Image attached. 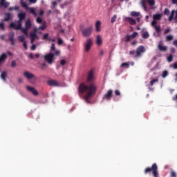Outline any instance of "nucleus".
Segmentation results:
<instances>
[{
    "label": "nucleus",
    "mask_w": 177,
    "mask_h": 177,
    "mask_svg": "<svg viewBox=\"0 0 177 177\" xmlns=\"http://www.w3.org/2000/svg\"><path fill=\"white\" fill-rule=\"evenodd\" d=\"M37 23H39V24H41L42 23V18L38 17L37 18Z\"/></svg>",
    "instance_id": "3c124183"
},
{
    "label": "nucleus",
    "mask_w": 177,
    "mask_h": 177,
    "mask_svg": "<svg viewBox=\"0 0 177 177\" xmlns=\"http://www.w3.org/2000/svg\"><path fill=\"white\" fill-rule=\"evenodd\" d=\"M150 37V35H149V32H144L142 34V37L144 39H147V38H149Z\"/></svg>",
    "instance_id": "c756f323"
},
{
    "label": "nucleus",
    "mask_w": 177,
    "mask_h": 177,
    "mask_svg": "<svg viewBox=\"0 0 177 177\" xmlns=\"http://www.w3.org/2000/svg\"><path fill=\"white\" fill-rule=\"evenodd\" d=\"M25 28L30 30L31 28V21L30 19L27 20L25 23Z\"/></svg>",
    "instance_id": "393cba45"
},
{
    "label": "nucleus",
    "mask_w": 177,
    "mask_h": 177,
    "mask_svg": "<svg viewBox=\"0 0 177 177\" xmlns=\"http://www.w3.org/2000/svg\"><path fill=\"white\" fill-rule=\"evenodd\" d=\"M173 45L174 46H176V48H177V39H175L174 41H173Z\"/></svg>",
    "instance_id": "680f3d73"
},
{
    "label": "nucleus",
    "mask_w": 177,
    "mask_h": 177,
    "mask_svg": "<svg viewBox=\"0 0 177 177\" xmlns=\"http://www.w3.org/2000/svg\"><path fill=\"white\" fill-rule=\"evenodd\" d=\"M129 55H131V56H133V57H135V55H136V51L131 50L129 51Z\"/></svg>",
    "instance_id": "de8ad7c7"
},
{
    "label": "nucleus",
    "mask_w": 177,
    "mask_h": 177,
    "mask_svg": "<svg viewBox=\"0 0 177 177\" xmlns=\"http://www.w3.org/2000/svg\"><path fill=\"white\" fill-rule=\"evenodd\" d=\"M158 49L160 52H167L168 50V46L162 45L161 43H159L158 45Z\"/></svg>",
    "instance_id": "ddd939ff"
},
{
    "label": "nucleus",
    "mask_w": 177,
    "mask_h": 177,
    "mask_svg": "<svg viewBox=\"0 0 177 177\" xmlns=\"http://www.w3.org/2000/svg\"><path fill=\"white\" fill-rule=\"evenodd\" d=\"M131 16H132V17H139V16H140V12H138L136 11H132L131 12Z\"/></svg>",
    "instance_id": "cd10ccee"
},
{
    "label": "nucleus",
    "mask_w": 177,
    "mask_h": 177,
    "mask_svg": "<svg viewBox=\"0 0 177 177\" xmlns=\"http://www.w3.org/2000/svg\"><path fill=\"white\" fill-rule=\"evenodd\" d=\"M22 32L25 35H28V29H26V28L22 29Z\"/></svg>",
    "instance_id": "37998d69"
},
{
    "label": "nucleus",
    "mask_w": 177,
    "mask_h": 177,
    "mask_svg": "<svg viewBox=\"0 0 177 177\" xmlns=\"http://www.w3.org/2000/svg\"><path fill=\"white\" fill-rule=\"evenodd\" d=\"M173 5H177V0H171Z\"/></svg>",
    "instance_id": "774afa93"
},
{
    "label": "nucleus",
    "mask_w": 177,
    "mask_h": 177,
    "mask_svg": "<svg viewBox=\"0 0 177 177\" xmlns=\"http://www.w3.org/2000/svg\"><path fill=\"white\" fill-rule=\"evenodd\" d=\"M24 76L26 77V78H27V80H31L32 78H35V75H34V74H32L28 71L24 72Z\"/></svg>",
    "instance_id": "4468645a"
},
{
    "label": "nucleus",
    "mask_w": 177,
    "mask_h": 177,
    "mask_svg": "<svg viewBox=\"0 0 177 177\" xmlns=\"http://www.w3.org/2000/svg\"><path fill=\"white\" fill-rule=\"evenodd\" d=\"M158 167L157 164L153 163L151 166V167H147L145 170V174H150V172H152L154 177L158 176V171H157Z\"/></svg>",
    "instance_id": "7ed1b4c3"
},
{
    "label": "nucleus",
    "mask_w": 177,
    "mask_h": 177,
    "mask_svg": "<svg viewBox=\"0 0 177 177\" xmlns=\"http://www.w3.org/2000/svg\"><path fill=\"white\" fill-rule=\"evenodd\" d=\"M12 39H15V32H10L8 34V41H12Z\"/></svg>",
    "instance_id": "c85d7f7f"
},
{
    "label": "nucleus",
    "mask_w": 177,
    "mask_h": 177,
    "mask_svg": "<svg viewBox=\"0 0 177 177\" xmlns=\"http://www.w3.org/2000/svg\"><path fill=\"white\" fill-rule=\"evenodd\" d=\"M23 20H20V19L17 21L18 25L16 26L15 23L12 22L10 24V27L11 28H13L14 30H21V22Z\"/></svg>",
    "instance_id": "0eeeda50"
},
{
    "label": "nucleus",
    "mask_w": 177,
    "mask_h": 177,
    "mask_svg": "<svg viewBox=\"0 0 177 177\" xmlns=\"http://www.w3.org/2000/svg\"><path fill=\"white\" fill-rule=\"evenodd\" d=\"M37 31L38 29H35L33 32H30V38H32L33 39H39V37H38V35H37Z\"/></svg>",
    "instance_id": "2eb2a0df"
},
{
    "label": "nucleus",
    "mask_w": 177,
    "mask_h": 177,
    "mask_svg": "<svg viewBox=\"0 0 177 177\" xmlns=\"http://www.w3.org/2000/svg\"><path fill=\"white\" fill-rule=\"evenodd\" d=\"M26 89L28 92H31V93H32V95H34L35 96H38V95H39V93H38V91L35 90V88L34 87L27 86Z\"/></svg>",
    "instance_id": "9d476101"
},
{
    "label": "nucleus",
    "mask_w": 177,
    "mask_h": 177,
    "mask_svg": "<svg viewBox=\"0 0 177 177\" xmlns=\"http://www.w3.org/2000/svg\"><path fill=\"white\" fill-rule=\"evenodd\" d=\"M50 52H56V46L55 44H51Z\"/></svg>",
    "instance_id": "4c0bfd02"
},
{
    "label": "nucleus",
    "mask_w": 177,
    "mask_h": 177,
    "mask_svg": "<svg viewBox=\"0 0 177 177\" xmlns=\"http://www.w3.org/2000/svg\"><path fill=\"white\" fill-rule=\"evenodd\" d=\"M48 41H50L51 42H56V39L55 38H48Z\"/></svg>",
    "instance_id": "052dcab7"
},
{
    "label": "nucleus",
    "mask_w": 177,
    "mask_h": 177,
    "mask_svg": "<svg viewBox=\"0 0 177 177\" xmlns=\"http://www.w3.org/2000/svg\"><path fill=\"white\" fill-rule=\"evenodd\" d=\"M121 67H127V68H128V67H129V64L128 62L122 63Z\"/></svg>",
    "instance_id": "a18cd8bd"
},
{
    "label": "nucleus",
    "mask_w": 177,
    "mask_h": 177,
    "mask_svg": "<svg viewBox=\"0 0 177 177\" xmlns=\"http://www.w3.org/2000/svg\"><path fill=\"white\" fill-rule=\"evenodd\" d=\"M6 77H8V72L3 71L1 74V78L3 80V81H6Z\"/></svg>",
    "instance_id": "aec40b11"
},
{
    "label": "nucleus",
    "mask_w": 177,
    "mask_h": 177,
    "mask_svg": "<svg viewBox=\"0 0 177 177\" xmlns=\"http://www.w3.org/2000/svg\"><path fill=\"white\" fill-rule=\"evenodd\" d=\"M170 32H171V29L167 28V29H166V30H165L164 34H165H165H168V33H169Z\"/></svg>",
    "instance_id": "4d7b16f0"
},
{
    "label": "nucleus",
    "mask_w": 177,
    "mask_h": 177,
    "mask_svg": "<svg viewBox=\"0 0 177 177\" xmlns=\"http://www.w3.org/2000/svg\"><path fill=\"white\" fill-rule=\"evenodd\" d=\"M164 15H166L167 16H169V9L165 8L164 10Z\"/></svg>",
    "instance_id": "49530a36"
},
{
    "label": "nucleus",
    "mask_w": 177,
    "mask_h": 177,
    "mask_svg": "<svg viewBox=\"0 0 177 177\" xmlns=\"http://www.w3.org/2000/svg\"><path fill=\"white\" fill-rule=\"evenodd\" d=\"M93 31V26H91L88 28H84L82 30V35L85 37V38H88V37H91L92 35V32Z\"/></svg>",
    "instance_id": "20e7f679"
},
{
    "label": "nucleus",
    "mask_w": 177,
    "mask_h": 177,
    "mask_svg": "<svg viewBox=\"0 0 177 177\" xmlns=\"http://www.w3.org/2000/svg\"><path fill=\"white\" fill-rule=\"evenodd\" d=\"M18 17L20 20H26V12H20L18 14Z\"/></svg>",
    "instance_id": "b1692460"
},
{
    "label": "nucleus",
    "mask_w": 177,
    "mask_h": 177,
    "mask_svg": "<svg viewBox=\"0 0 177 177\" xmlns=\"http://www.w3.org/2000/svg\"><path fill=\"white\" fill-rule=\"evenodd\" d=\"M18 39L20 42H24V39H26V37L24 35H20L18 37Z\"/></svg>",
    "instance_id": "c9c22d12"
},
{
    "label": "nucleus",
    "mask_w": 177,
    "mask_h": 177,
    "mask_svg": "<svg viewBox=\"0 0 177 177\" xmlns=\"http://www.w3.org/2000/svg\"><path fill=\"white\" fill-rule=\"evenodd\" d=\"M126 21H129V23L131 24V26H135L136 24V21L133 19V18L127 17L125 18Z\"/></svg>",
    "instance_id": "f3484780"
},
{
    "label": "nucleus",
    "mask_w": 177,
    "mask_h": 177,
    "mask_svg": "<svg viewBox=\"0 0 177 177\" xmlns=\"http://www.w3.org/2000/svg\"><path fill=\"white\" fill-rule=\"evenodd\" d=\"M93 40L92 39H88L84 44V51L89 52L91 50V48H92Z\"/></svg>",
    "instance_id": "39448f33"
},
{
    "label": "nucleus",
    "mask_w": 177,
    "mask_h": 177,
    "mask_svg": "<svg viewBox=\"0 0 177 177\" xmlns=\"http://www.w3.org/2000/svg\"><path fill=\"white\" fill-rule=\"evenodd\" d=\"M162 15L161 14H155L153 15V20H161Z\"/></svg>",
    "instance_id": "412c9836"
},
{
    "label": "nucleus",
    "mask_w": 177,
    "mask_h": 177,
    "mask_svg": "<svg viewBox=\"0 0 177 177\" xmlns=\"http://www.w3.org/2000/svg\"><path fill=\"white\" fill-rule=\"evenodd\" d=\"M48 84L50 86H60V83H59L56 80H49L48 82Z\"/></svg>",
    "instance_id": "dca6fc26"
},
{
    "label": "nucleus",
    "mask_w": 177,
    "mask_h": 177,
    "mask_svg": "<svg viewBox=\"0 0 177 177\" xmlns=\"http://www.w3.org/2000/svg\"><path fill=\"white\" fill-rule=\"evenodd\" d=\"M35 49H37V45L32 44V46H31V50H35Z\"/></svg>",
    "instance_id": "6e6d98bb"
},
{
    "label": "nucleus",
    "mask_w": 177,
    "mask_h": 177,
    "mask_svg": "<svg viewBox=\"0 0 177 177\" xmlns=\"http://www.w3.org/2000/svg\"><path fill=\"white\" fill-rule=\"evenodd\" d=\"M103 42V40L102 39V36L97 35L96 38V44L97 45H102V43Z\"/></svg>",
    "instance_id": "4be33fe9"
},
{
    "label": "nucleus",
    "mask_w": 177,
    "mask_h": 177,
    "mask_svg": "<svg viewBox=\"0 0 177 177\" xmlns=\"http://www.w3.org/2000/svg\"><path fill=\"white\" fill-rule=\"evenodd\" d=\"M173 68H174V70H177V62H175V63L173 64Z\"/></svg>",
    "instance_id": "e2e57ef3"
},
{
    "label": "nucleus",
    "mask_w": 177,
    "mask_h": 177,
    "mask_svg": "<svg viewBox=\"0 0 177 177\" xmlns=\"http://www.w3.org/2000/svg\"><path fill=\"white\" fill-rule=\"evenodd\" d=\"M172 39H174V36H172V35L166 37V42H169L170 41H172Z\"/></svg>",
    "instance_id": "7c9ffc66"
},
{
    "label": "nucleus",
    "mask_w": 177,
    "mask_h": 177,
    "mask_svg": "<svg viewBox=\"0 0 177 177\" xmlns=\"http://www.w3.org/2000/svg\"><path fill=\"white\" fill-rule=\"evenodd\" d=\"M11 45L13 46V45H15V39H12V40H9Z\"/></svg>",
    "instance_id": "338daca9"
},
{
    "label": "nucleus",
    "mask_w": 177,
    "mask_h": 177,
    "mask_svg": "<svg viewBox=\"0 0 177 177\" xmlns=\"http://www.w3.org/2000/svg\"><path fill=\"white\" fill-rule=\"evenodd\" d=\"M56 6H57V1H55L52 3L51 8L55 9V8H56Z\"/></svg>",
    "instance_id": "c03bdc74"
},
{
    "label": "nucleus",
    "mask_w": 177,
    "mask_h": 177,
    "mask_svg": "<svg viewBox=\"0 0 177 177\" xmlns=\"http://www.w3.org/2000/svg\"><path fill=\"white\" fill-rule=\"evenodd\" d=\"M138 37V32H134L131 35H126L125 42H129L132 38H136Z\"/></svg>",
    "instance_id": "9b49d317"
},
{
    "label": "nucleus",
    "mask_w": 177,
    "mask_h": 177,
    "mask_svg": "<svg viewBox=\"0 0 177 177\" xmlns=\"http://www.w3.org/2000/svg\"><path fill=\"white\" fill-rule=\"evenodd\" d=\"M6 59H8V55H6V53H3L0 56V66L2 64V63L5 62Z\"/></svg>",
    "instance_id": "a211bd4d"
},
{
    "label": "nucleus",
    "mask_w": 177,
    "mask_h": 177,
    "mask_svg": "<svg viewBox=\"0 0 177 177\" xmlns=\"http://www.w3.org/2000/svg\"><path fill=\"white\" fill-rule=\"evenodd\" d=\"M39 15V16H44V10H40Z\"/></svg>",
    "instance_id": "69168bd1"
},
{
    "label": "nucleus",
    "mask_w": 177,
    "mask_h": 177,
    "mask_svg": "<svg viewBox=\"0 0 177 177\" xmlns=\"http://www.w3.org/2000/svg\"><path fill=\"white\" fill-rule=\"evenodd\" d=\"M46 28V23L44 22L42 24V26H40L38 28H35V30H41V31H44V30H45Z\"/></svg>",
    "instance_id": "bb28decb"
},
{
    "label": "nucleus",
    "mask_w": 177,
    "mask_h": 177,
    "mask_svg": "<svg viewBox=\"0 0 177 177\" xmlns=\"http://www.w3.org/2000/svg\"><path fill=\"white\" fill-rule=\"evenodd\" d=\"M21 5L22 8H25V9H28V6L27 5L26 2L21 1Z\"/></svg>",
    "instance_id": "72a5a7b5"
},
{
    "label": "nucleus",
    "mask_w": 177,
    "mask_h": 177,
    "mask_svg": "<svg viewBox=\"0 0 177 177\" xmlns=\"http://www.w3.org/2000/svg\"><path fill=\"white\" fill-rule=\"evenodd\" d=\"M55 56H60V51L55 50V53H48L44 55V59L48 64H53L55 63Z\"/></svg>",
    "instance_id": "f03ea898"
},
{
    "label": "nucleus",
    "mask_w": 177,
    "mask_h": 177,
    "mask_svg": "<svg viewBox=\"0 0 177 177\" xmlns=\"http://www.w3.org/2000/svg\"><path fill=\"white\" fill-rule=\"evenodd\" d=\"M170 50H171V53H175V52H176V49H175V48H174V47L171 48Z\"/></svg>",
    "instance_id": "13d9d810"
},
{
    "label": "nucleus",
    "mask_w": 177,
    "mask_h": 177,
    "mask_svg": "<svg viewBox=\"0 0 177 177\" xmlns=\"http://www.w3.org/2000/svg\"><path fill=\"white\" fill-rule=\"evenodd\" d=\"M115 20H117V16L115 15L111 19V23H115Z\"/></svg>",
    "instance_id": "58836bf2"
},
{
    "label": "nucleus",
    "mask_w": 177,
    "mask_h": 177,
    "mask_svg": "<svg viewBox=\"0 0 177 177\" xmlns=\"http://www.w3.org/2000/svg\"><path fill=\"white\" fill-rule=\"evenodd\" d=\"M95 75L93 74V71L88 72L87 78H86V84L82 83L79 85V93L82 95L83 93H86L84 99L85 102L89 103V99L92 97L93 95L96 93V89L97 87L96 84H95Z\"/></svg>",
    "instance_id": "f257e3e1"
},
{
    "label": "nucleus",
    "mask_w": 177,
    "mask_h": 177,
    "mask_svg": "<svg viewBox=\"0 0 177 177\" xmlns=\"http://www.w3.org/2000/svg\"><path fill=\"white\" fill-rule=\"evenodd\" d=\"M171 176H172V177H176V173H175V171H171Z\"/></svg>",
    "instance_id": "bf43d9fd"
},
{
    "label": "nucleus",
    "mask_w": 177,
    "mask_h": 177,
    "mask_svg": "<svg viewBox=\"0 0 177 177\" xmlns=\"http://www.w3.org/2000/svg\"><path fill=\"white\" fill-rule=\"evenodd\" d=\"M115 96H121V92H120L119 90H115Z\"/></svg>",
    "instance_id": "09e8293b"
},
{
    "label": "nucleus",
    "mask_w": 177,
    "mask_h": 177,
    "mask_svg": "<svg viewBox=\"0 0 177 177\" xmlns=\"http://www.w3.org/2000/svg\"><path fill=\"white\" fill-rule=\"evenodd\" d=\"M57 44L58 45H63V39H62V38H58Z\"/></svg>",
    "instance_id": "603ef678"
},
{
    "label": "nucleus",
    "mask_w": 177,
    "mask_h": 177,
    "mask_svg": "<svg viewBox=\"0 0 177 177\" xmlns=\"http://www.w3.org/2000/svg\"><path fill=\"white\" fill-rule=\"evenodd\" d=\"M174 60V55L172 54H170L168 57H167V62L169 63H171V62H172Z\"/></svg>",
    "instance_id": "473e14b6"
},
{
    "label": "nucleus",
    "mask_w": 177,
    "mask_h": 177,
    "mask_svg": "<svg viewBox=\"0 0 177 177\" xmlns=\"http://www.w3.org/2000/svg\"><path fill=\"white\" fill-rule=\"evenodd\" d=\"M29 57H30V59H34V54H32V53H30L29 54Z\"/></svg>",
    "instance_id": "0e129e2a"
},
{
    "label": "nucleus",
    "mask_w": 177,
    "mask_h": 177,
    "mask_svg": "<svg viewBox=\"0 0 177 177\" xmlns=\"http://www.w3.org/2000/svg\"><path fill=\"white\" fill-rule=\"evenodd\" d=\"M151 26H152V27H153L155 28L156 32L158 34H160V32H161V26H157V21H156V20L152 21Z\"/></svg>",
    "instance_id": "1a4fd4ad"
},
{
    "label": "nucleus",
    "mask_w": 177,
    "mask_h": 177,
    "mask_svg": "<svg viewBox=\"0 0 177 177\" xmlns=\"http://www.w3.org/2000/svg\"><path fill=\"white\" fill-rule=\"evenodd\" d=\"M175 13H176V11H175V10H173L170 16L169 17V21H172L174 20V16H175Z\"/></svg>",
    "instance_id": "a878e982"
},
{
    "label": "nucleus",
    "mask_w": 177,
    "mask_h": 177,
    "mask_svg": "<svg viewBox=\"0 0 177 177\" xmlns=\"http://www.w3.org/2000/svg\"><path fill=\"white\" fill-rule=\"evenodd\" d=\"M16 66H17L16 62L15 60H12L11 62V67L15 68L16 67Z\"/></svg>",
    "instance_id": "8fccbe9b"
},
{
    "label": "nucleus",
    "mask_w": 177,
    "mask_h": 177,
    "mask_svg": "<svg viewBox=\"0 0 177 177\" xmlns=\"http://www.w3.org/2000/svg\"><path fill=\"white\" fill-rule=\"evenodd\" d=\"M23 46H24V48L26 49V50H27L28 49V47L27 46V42L24 41Z\"/></svg>",
    "instance_id": "5fc2aeb1"
},
{
    "label": "nucleus",
    "mask_w": 177,
    "mask_h": 177,
    "mask_svg": "<svg viewBox=\"0 0 177 177\" xmlns=\"http://www.w3.org/2000/svg\"><path fill=\"white\" fill-rule=\"evenodd\" d=\"M167 76H168L167 71H164L162 74V78H166Z\"/></svg>",
    "instance_id": "a19ab883"
},
{
    "label": "nucleus",
    "mask_w": 177,
    "mask_h": 177,
    "mask_svg": "<svg viewBox=\"0 0 177 177\" xmlns=\"http://www.w3.org/2000/svg\"><path fill=\"white\" fill-rule=\"evenodd\" d=\"M156 82H158V79H153V80H151L150 81L151 86H153V85H154V84H156Z\"/></svg>",
    "instance_id": "e433bc0d"
},
{
    "label": "nucleus",
    "mask_w": 177,
    "mask_h": 177,
    "mask_svg": "<svg viewBox=\"0 0 177 177\" xmlns=\"http://www.w3.org/2000/svg\"><path fill=\"white\" fill-rule=\"evenodd\" d=\"M145 52H146V48H145V46H138L136 49V55H135V57H140V56H142V53H145Z\"/></svg>",
    "instance_id": "423d86ee"
},
{
    "label": "nucleus",
    "mask_w": 177,
    "mask_h": 177,
    "mask_svg": "<svg viewBox=\"0 0 177 177\" xmlns=\"http://www.w3.org/2000/svg\"><path fill=\"white\" fill-rule=\"evenodd\" d=\"M100 26H102V22L100 21H97L95 23V31H97V32L101 31Z\"/></svg>",
    "instance_id": "6ab92c4d"
},
{
    "label": "nucleus",
    "mask_w": 177,
    "mask_h": 177,
    "mask_svg": "<svg viewBox=\"0 0 177 177\" xmlns=\"http://www.w3.org/2000/svg\"><path fill=\"white\" fill-rule=\"evenodd\" d=\"M12 19V14L10 13H6L5 17H4V21H9Z\"/></svg>",
    "instance_id": "5701e85b"
},
{
    "label": "nucleus",
    "mask_w": 177,
    "mask_h": 177,
    "mask_svg": "<svg viewBox=\"0 0 177 177\" xmlns=\"http://www.w3.org/2000/svg\"><path fill=\"white\" fill-rule=\"evenodd\" d=\"M147 2L151 6H154L156 5V1L155 0H147Z\"/></svg>",
    "instance_id": "f704fd0d"
},
{
    "label": "nucleus",
    "mask_w": 177,
    "mask_h": 177,
    "mask_svg": "<svg viewBox=\"0 0 177 177\" xmlns=\"http://www.w3.org/2000/svg\"><path fill=\"white\" fill-rule=\"evenodd\" d=\"M0 29L5 31V24L3 22L0 23Z\"/></svg>",
    "instance_id": "79ce46f5"
},
{
    "label": "nucleus",
    "mask_w": 177,
    "mask_h": 177,
    "mask_svg": "<svg viewBox=\"0 0 177 177\" xmlns=\"http://www.w3.org/2000/svg\"><path fill=\"white\" fill-rule=\"evenodd\" d=\"M29 12L30 13H32V15H33L35 17H37V12H35V9L33 8H29Z\"/></svg>",
    "instance_id": "2f4dec72"
},
{
    "label": "nucleus",
    "mask_w": 177,
    "mask_h": 177,
    "mask_svg": "<svg viewBox=\"0 0 177 177\" xmlns=\"http://www.w3.org/2000/svg\"><path fill=\"white\" fill-rule=\"evenodd\" d=\"M111 97H113V90L109 89L106 94L103 96L102 99L104 100H111Z\"/></svg>",
    "instance_id": "6e6552de"
},
{
    "label": "nucleus",
    "mask_w": 177,
    "mask_h": 177,
    "mask_svg": "<svg viewBox=\"0 0 177 177\" xmlns=\"http://www.w3.org/2000/svg\"><path fill=\"white\" fill-rule=\"evenodd\" d=\"M66 60H64V59H61V61H60V64H61V66H65V65H66Z\"/></svg>",
    "instance_id": "864d4df0"
},
{
    "label": "nucleus",
    "mask_w": 177,
    "mask_h": 177,
    "mask_svg": "<svg viewBox=\"0 0 177 177\" xmlns=\"http://www.w3.org/2000/svg\"><path fill=\"white\" fill-rule=\"evenodd\" d=\"M9 5H10V3L6 1V0H0V8H9Z\"/></svg>",
    "instance_id": "f8f14e48"
},
{
    "label": "nucleus",
    "mask_w": 177,
    "mask_h": 177,
    "mask_svg": "<svg viewBox=\"0 0 177 177\" xmlns=\"http://www.w3.org/2000/svg\"><path fill=\"white\" fill-rule=\"evenodd\" d=\"M49 39V33H46L43 35L42 39L46 41V39Z\"/></svg>",
    "instance_id": "ea45409f"
}]
</instances>
